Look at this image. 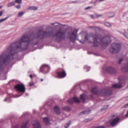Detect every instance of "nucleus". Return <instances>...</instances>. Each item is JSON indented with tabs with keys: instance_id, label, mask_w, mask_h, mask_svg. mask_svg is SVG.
I'll return each mask as SVG.
<instances>
[{
	"instance_id": "30",
	"label": "nucleus",
	"mask_w": 128,
	"mask_h": 128,
	"mask_svg": "<svg viewBox=\"0 0 128 128\" xmlns=\"http://www.w3.org/2000/svg\"><path fill=\"white\" fill-rule=\"evenodd\" d=\"M4 100L5 101H7L8 102H10L11 101L10 98H9L5 99Z\"/></svg>"
},
{
	"instance_id": "42",
	"label": "nucleus",
	"mask_w": 128,
	"mask_h": 128,
	"mask_svg": "<svg viewBox=\"0 0 128 128\" xmlns=\"http://www.w3.org/2000/svg\"><path fill=\"white\" fill-rule=\"evenodd\" d=\"M78 2L79 1H74L72 2L74 3H78Z\"/></svg>"
},
{
	"instance_id": "3",
	"label": "nucleus",
	"mask_w": 128,
	"mask_h": 128,
	"mask_svg": "<svg viewBox=\"0 0 128 128\" xmlns=\"http://www.w3.org/2000/svg\"><path fill=\"white\" fill-rule=\"evenodd\" d=\"M122 87V85L120 84H113L112 88H109L108 90L105 89L101 90L98 92V96H109L112 93V88H120Z\"/></svg>"
},
{
	"instance_id": "2",
	"label": "nucleus",
	"mask_w": 128,
	"mask_h": 128,
	"mask_svg": "<svg viewBox=\"0 0 128 128\" xmlns=\"http://www.w3.org/2000/svg\"><path fill=\"white\" fill-rule=\"evenodd\" d=\"M93 46L97 47L100 44V41L102 43L104 46H107L110 44V38L108 36H106L100 38L101 35L100 34H96L93 35Z\"/></svg>"
},
{
	"instance_id": "32",
	"label": "nucleus",
	"mask_w": 128,
	"mask_h": 128,
	"mask_svg": "<svg viewBox=\"0 0 128 128\" xmlns=\"http://www.w3.org/2000/svg\"><path fill=\"white\" fill-rule=\"evenodd\" d=\"M94 16H96V18H99L102 16V15H98L97 14H95Z\"/></svg>"
},
{
	"instance_id": "23",
	"label": "nucleus",
	"mask_w": 128,
	"mask_h": 128,
	"mask_svg": "<svg viewBox=\"0 0 128 128\" xmlns=\"http://www.w3.org/2000/svg\"><path fill=\"white\" fill-rule=\"evenodd\" d=\"M120 78V81L121 82L122 80L124 81L128 78V77H125L124 76H122L121 77L119 78Z\"/></svg>"
},
{
	"instance_id": "19",
	"label": "nucleus",
	"mask_w": 128,
	"mask_h": 128,
	"mask_svg": "<svg viewBox=\"0 0 128 128\" xmlns=\"http://www.w3.org/2000/svg\"><path fill=\"white\" fill-rule=\"evenodd\" d=\"M90 112V110H85L81 112L80 114H89Z\"/></svg>"
},
{
	"instance_id": "36",
	"label": "nucleus",
	"mask_w": 128,
	"mask_h": 128,
	"mask_svg": "<svg viewBox=\"0 0 128 128\" xmlns=\"http://www.w3.org/2000/svg\"><path fill=\"white\" fill-rule=\"evenodd\" d=\"M15 7L18 9H20V4H18L17 6H15Z\"/></svg>"
},
{
	"instance_id": "34",
	"label": "nucleus",
	"mask_w": 128,
	"mask_h": 128,
	"mask_svg": "<svg viewBox=\"0 0 128 128\" xmlns=\"http://www.w3.org/2000/svg\"><path fill=\"white\" fill-rule=\"evenodd\" d=\"M15 2L18 4H20L22 2V0H15Z\"/></svg>"
},
{
	"instance_id": "38",
	"label": "nucleus",
	"mask_w": 128,
	"mask_h": 128,
	"mask_svg": "<svg viewBox=\"0 0 128 128\" xmlns=\"http://www.w3.org/2000/svg\"><path fill=\"white\" fill-rule=\"evenodd\" d=\"M123 59H122H122H120V60H119V62H118V64H121V62H122V61H123Z\"/></svg>"
},
{
	"instance_id": "16",
	"label": "nucleus",
	"mask_w": 128,
	"mask_h": 128,
	"mask_svg": "<svg viewBox=\"0 0 128 128\" xmlns=\"http://www.w3.org/2000/svg\"><path fill=\"white\" fill-rule=\"evenodd\" d=\"M80 98L82 101L83 102H84L86 99L87 98V97L86 96V95L84 94H83L81 95H80Z\"/></svg>"
},
{
	"instance_id": "22",
	"label": "nucleus",
	"mask_w": 128,
	"mask_h": 128,
	"mask_svg": "<svg viewBox=\"0 0 128 128\" xmlns=\"http://www.w3.org/2000/svg\"><path fill=\"white\" fill-rule=\"evenodd\" d=\"M104 25L105 26L108 27H111L112 25L109 22H106L104 23Z\"/></svg>"
},
{
	"instance_id": "10",
	"label": "nucleus",
	"mask_w": 128,
	"mask_h": 128,
	"mask_svg": "<svg viewBox=\"0 0 128 128\" xmlns=\"http://www.w3.org/2000/svg\"><path fill=\"white\" fill-rule=\"evenodd\" d=\"M67 101L71 104H72L74 102H80L79 99L76 97H74L73 98L69 99Z\"/></svg>"
},
{
	"instance_id": "29",
	"label": "nucleus",
	"mask_w": 128,
	"mask_h": 128,
	"mask_svg": "<svg viewBox=\"0 0 128 128\" xmlns=\"http://www.w3.org/2000/svg\"><path fill=\"white\" fill-rule=\"evenodd\" d=\"M84 68L85 69H87V71H88L90 70V68L89 67H88L87 66H84Z\"/></svg>"
},
{
	"instance_id": "8",
	"label": "nucleus",
	"mask_w": 128,
	"mask_h": 128,
	"mask_svg": "<svg viewBox=\"0 0 128 128\" xmlns=\"http://www.w3.org/2000/svg\"><path fill=\"white\" fill-rule=\"evenodd\" d=\"M106 71L111 74H115L116 72V70L112 66H109L106 68Z\"/></svg>"
},
{
	"instance_id": "56",
	"label": "nucleus",
	"mask_w": 128,
	"mask_h": 128,
	"mask_svg": "<svg viewBox=\"0 0 128 128\" xmlns=\"http://www.w3.org/2000/svg\"><path fill=\"white\" fill-rule=\"evenodd\" d=\"M36 112L35 111H33V112L34 113H35Z\"/></svg>"
},
{
	"instance_id": "43",
	"label": "nucleus",
	"mask_w": 128,
	"mask_h": 128,
	"mask_svg": "<svg viewBox=\"0 0 128 128\" xmlns=\"http://www.w3.org/2000/svg\"><path fill=\"white\" fill-rule=\"evenodd\" d=\"M14 128H18V125H16L14 126Z\"/></svg>"
},
{
	"instance_id": "27",
	"label": "nucleus",
	"mask_w": 128,
	"mask_h": 128,
	"mask_svg": "<svg viewBox=\"0 0 128 128\" xmlns=\"http://www.w3.org/2000/svg\"><path fill=\"white\" fill-rule=\"evenodd\" d=\"M8 18L9 16H8L4 18L0 19V23L5 20L6 19H8Z\"/></svg>"
},
{
	"instance_id": "31",
	"label": "nucleus",
	"mask_w": 128,
	"mask_h": 128,
	"mask_svg": "<svg viewBox=\"0 0 128 128\" xmlns=\"http://www.w3.org/2000/svg\"><path fill=\"white\" fill-rule=\"evenodd\" d=\"M77 40L79 41V42L82 44L84 43L86 41L84 40H79L78 39H77Z\"/></svg>"
},
{
	"instance_id": "50",
	"label": "nucleus",
	"mask_w": 128,
	"mask_h": 128,
	"mask_svg": "<svg viewBox=\"0 0 128 128\" xmlns=\"http://www.w3.org/2000/svg\"><path fill=\"white\" fill-rule=\"evenodd\" d=\"M88 54H92V53L90 52H88Z\"/></svg>"
},
{
	"instance_id": "6",
	"label": "nucleus",
	"mask_w": 128,
	"mask_h": 128,
	"mask_svg": "<svg viewBox=\"0 0 128 128\" xmlns=\"http://www.w3.org/2000/svg\"><path fill=\"white\" fill-rule=\"evenodd\" d=\"M78 30L75 29L72 32L71 34H70L68 33L69 36L70 37V39L73 42H74L77 36V33Z\"/></svg>"
},
{
	"instance_id": "24",
	"label": "nucleus",
	"mask_w": 128,
	"mask_h": 128,
	"mask_svg": "<svg viewBox=\"0 0 128 128\" xmlns=\"http://www.w3.org/2000/svg\"><path fill=\"white\" fill-rule=\"evenodd\" d=\"M28 10H36L37 9V8L35 6H31L28 8Z\"/></svg>"
},
{
	"instance_id": "11",
	"label": "nucleus",
	"mask_w": 128,
	"mask_h": 128,
	"mask_svg": "<svg viewBox=\"0 0 128 128\" xmlns=\"http://www.w3.org/2000/svg\"><path fill=\"white\" fill-rule=\"evenodd\" d=\"M56 73L59 77L63 78L66 76V73L64 71L62 72H58Z\"/></svg>"
},
{
	"instance_id": "17",
	"label": "nucleus",
	"mask_w": 128,
	"mask_h": 128,
	"mask_svg": "<svg viewBox=\"0 0 128 128\" xmlns=\"http://www.w3.org/2000/svg\"><path fill=\"white\" fill-rule=\"evenodd\" d=\"M43 119V122L44 123L47 124H49L50 122L48 118L45 117Z\"/></svg>"
},
{
	"instance_id": "9",
	"label": "nucleus",
	"mask_w": 128,
	"mask_h": 128,
	"mask_svg": "<svg viewBox=\"0 0 128 128\" xmlns=\"http://www.w3.org/2000/svg\"><path fill=\"white\" fill-rule=\"evenodd\" d=\"M120 119V118L118 117H116L113 119L110 122L111 126H114L116 125L119 122Z\"/></svg>"
},
{
	"instance_id": "28",
	"label": "nucleus",
	"mask_w": 128,
	"mask_h": 128,
	"mask_svg": "<svg viewBox=\"0 0 128 128\" xmlns=\"http://www.w3.org/2000/svg\"><path fill=\"white\" fill-rule=\"evenodd\" d=\"M24 14V13L22 12H20L18 13V17H19L20 16H22Z\"/></svg>"
},
{
	"instance_id": "25",
	"label": "nucleus",
	"mask_w": 128,
	"mask_h": 128,
	"mask_svg": "<svg viewBox=\"0 0 128 128\" xmlns=\"http://www.w3.org/2000/svg\"><path fill=\"white\" fill-rule=\"evenodd\" d=\"M71 121H70L69 122L66 123L65 125V128H68V127L71 124Z\"/></svg>"
},
{
	"instance_id": "46",
	"label": "nucleus",
	"mask_w": 128,
	"mask_h": 128,
	"mask_svg": "<svg viewBox=\"0 0 128 128\" xmlns=\"http://www.w3.org/2000/svg\"><path fill=\"white\" fill-rule=\"evenodd\" d=\"M57 23H52L51 24H52V25H54L55 26H58V25H55V24H57Z\"/></svg>"
},
{
	"instance_id": "45",
	"label": "nucleus",
	"mask_w": 128,
	"mask_h": 128,
	"mask_svg": "<svg viewBox=\"0 0 128 128\" xmlns=\"http://www.w3.org/2000/svg\"><path fill=\"white\" fill-rule=\"evenodd\" d=\"M3 13L2 11L0 12V16H1L2 14Z\"/></svg>"
},
{
	"instance_id": "54",
	"label": "nucleus",
	"mask_w": 128,
	"mask_h": 128,
	"mask_svg": "<svg viewBox=\"0 0 128 128\" xmlns=\"http://www.w3.org/2000/svg\"><path fill=\"white\" fill-rule=\"evenodd\" d=\"M89 42L90 43H92V41H89Z\"/></svg>"
},
{
	"instance_id": "35",
	"label": "nucleus",
	"mask_w": 128,
	"mask_h": 128,
	"mask_svg": "<svg viewBox=\"0 0 128 128\" xmlns=\"http://www.w3.org/2000/svg\"><path fill=\"white\" fill-rule=\"evenodd\" d=\"M95 14L93 15H91L90 16V17L91 18L94 19L96 18V16H94Z\"/></svg>"
},
{
	"instance_id": "44",
	"label": "nucleus",
	"mask_w": 128,
	"mask_h": 128,
	"mask_svg": "<svg viewBox=\"0 0 128 128\" xmlns=\"http://www.w3.org/2000/svg\"><path fill=\"white\" fill-rule=\"evenodd\" d=\"M29 86H32L33 85V83H29Z\"/></svg>"
},
{
	"instance_id": "12",
	"label": "nucleus",
	"mask_w": 128,
	"mask_h": 128,
	"mask_svg": "<svg viewBox=\"0 0 128 128\" xmlns=\"http://www.w3.org/2000/svg\"><path fill=\"white\" fill-rule=\"evenodd\" d=\"M33 128H41V126L39 121H36V122L33 124Z\"/></svg>"
},
{
	"instance_id": "47",
	"label": "nucleus",
	"mask_w": 128,
	"mask_h": 128,
	"mask_svg": "<svg viewBox=\"0 0 128 128\" xmlns=\"http://www.w3.org/2000/svg\"><path fill=\"white\" fill-rule=\"evenodd\" d=\"M125 116L126 117H127L128 116V112H127V114H126V115Z\"/></svg>"
},
{
	"instance_id": "57",
	"label": "nucleus",
	"mask_w": 128,
	"mask_h": 128,
	"mask_svg": "<svg viewBox=\"0 0 128 128\" xmlns=\"http://www.w3.org/2000/svg\"><path fill=\"white\" fill-rule=\"evenodd\" d=\"M2 8V6H0V8Z\"/></svg>"
},
{
	"instance_id": "14",
	"label": "nucleus",
	"mask_w": 128,
	"mask_h": 128,
	"mask_svg": "<svg viewBox=\"0 0 128 128\" xmlns=\"http://www.w3.org/2000/svg\"><path fill=\"white\" fill-rule=\"evenodd\" d=\"M93 94L96 95H98V88L96 87L93 88L91 90Z\"/></svg>"
},
{
	"instance_id": "39",
	"label": "nucleus",
	"mask_w": 128,
	"mask_h": 128,
	"mask_svg": "<svg viewBox=\"0 0 128 128\" xmlns=\"http://www.w3.org/2000/svg\"><path fill=\"white\" fill-rule=\"evenodd\" d=\"M112 15L111 16H109V18L113 17L115 16V14L114 13H112Z\"/></svg>"
},
{
	"instance_id": "26",
	"label": "nucleus",
	"mask_w": 128,
	"mask_h": 128,
	"mask_svg": "<svg viewBox=\"0 0 128 128\" xmlns=\"http://www.w3.org/2000/svg\"><path fill=\"white\" fill-rule=\"evenodd\" d=\"M120 33L121 34H123L125 37L128 39V33L126 32L125 33H123L122 32Z\"/></svg>"
},
{
	"instance_id": "7",
	"label": "nucleus",
	"mask_w": 128,
	"mask_h": 128,
	"mask_svg": "<svg viewBox=\"0 0 128 128\" xmlns=\"http://www.w3.org/2000/svg\"><path fill=\"white\" fill-rule=\"evenodd\" d=\"M50 70V67L47 65L44 64L40 68V72L42 73L46 74Z\"/></svg>"
},
{
	"instance_id": "15",
	"label": "nucleus",
	"mask_w": 128,
	"mask_h": 128,
	"mask_svg": "<svg viewBox=\"0 0 128 128\" xmlns=\"http://www.w3.org/2000/svg\"><path fill=\"white\" fill-rule=\"evenodd\" d=\"M54 110L56 113L58 115L60 114V112L59 108L57 106H55L54 108Z\"/></svg>"
},
{
	"instance_id": "55",
	"label": "nucleus",
	"mask_w": 128,
	"mask_h": 128,
	"mask_svg": "<svg viewBox=\"0 0 128 128\" xmlns=\"http://www.w3.org/2000/svg\"><path fill=\"white\" fill-rule=\"evenodd\" d=\"M114 116H115V115H112V118H113V117H114Z\"/></svg>"
},
{
	"instance_id": "37",
	"label": "nucleus",
	"mask_w": 128,
	"mask_h": 128,
	"mask_svg": "<svg viewBox=\"0 0 128 128\" xmlns=\"http://www.w3.org/2000/svg\"><path fill=\"white\" fill-rule=\"evenodd\" d=\"M92 8V6H88V7H87L86 8H85V10H89V9H90Z\"/></svg>"
},
{
	"instance_id": "4",
	"label": "nucleus",
	"mask_w": 128,
	"mask_h": 128,
	"mask_svg": "<svg viewBox=\"0 0 128 128\" xmlns=\"http://www.w3.org/2000/svg\"><path fill=\"white\" fill-rule=\"evenodd\" d=\"M121 46L118 43H112L110 48L109 51L112 54L118 53L120 50Z\"/></svg>"
},
{
	"instance_id": "41",
	"label": "nucleus",
	"mask_w": 128,
	"mask_h": 128,
	"mask_svg": "<svg viewBox=\"0 0 128 128\" xmlns=\"http://www.w3.org/2000/svg\"><path fill=\"white\" fill-rule=\"evenodd\" d=\"M128 107V103L126 104L125 105H124V108H126Z\"/></svg>"
},
{
	"instance_id": "5",
	"label": "nucleus",
	"mask_w": 128,
	"mask_h": 128,
	"mask_svg": "<svg viewBox=\"0 0 128 128\" xmlns=\"http://www.w3.org/2000/svg\"><path fill=\"white\" fill-rule=\"evenodd\" d=\"M15 89L18 92L22 94L20 95H16L15 96V98L18 97L23 95L25 91V88L23 84H17L14 86Z\"/></svg>"
},
{
	"instance_id": "13",
	"label": "nucleus",
	"mask_w": 128,
	"mask_h": 128,
	"mask_svg": "<svg viewBox=\"0 0 128 128\" xmlns=\"http://www.w3.org/2000/svg\"><path fill=\"white\" fill-rule=\"evenodd\" d=\"M122 70L124 72H128V63L122 68Z\"/></svg>"
},
{
	"instance_id": "49",
	"label": "nucleus",
	"mask_w": 128,
	"mask_h": 128,
	"mask_svg": "<svg viewBox=\"0 0 128 128\" xmlns=\"http://www.w3.org/2000/svg\"><path fill=\"white\" fill-rule=\"evenodd\" d=\"M32 74H30V77L31 78H32Z\"/></svg>"
},
{
	"instance_id": "48",
	"label": "nucleus",
	"mask_w": 128,
	"mask_h": 128,
	"mask_svg": "<svg viewBox=\"0 0 128 128\" xmlns=\"http://www.w3.org/2000/svg\"><path fill=\"white\" fill-rule=\"evenodd\" d=\"M99 0H96L95 3L96 2H99Z\"/></svg>"
},
{
	"instance_id": "18",
	"label": "nucleus",
	"mask_w": 128,
	"mask_h": 128,
	"mask_svg": "<svg viewBox=\"0 0 128 128\" xmlns=\"http://www.w3.org/2000/svg\"><path fill=\"white\" fill-rule=\"evenodd\" d=\"M28 121H27L24 123L22 125L21 128H28L27 125L28 124Z\"/></svg>"
},
{
	"instance_id": "53",
	"label": "nucleus",
	"mask_w": 128,
	"mask_h": 128,
	"mask_svg": "<svg viewBox=\"0 0 128 128\" xmlns=\"http://www.w3.org/2000/svg\"><path fill=\"white\" fill-rule=\"evenodd\" d=\"M107 109V108H106V109H104V108H103L102 109V110H106V109Z\"/></svg>"
},
{
	"instance_id": "1",
	"label": "nucleus",
	"mask_w": 128,
	"mask_h": 128,
	"mask_svg": "<svg viewBox=\"0 0 128 128\" xmlns=\"http://www.w3.org/2000/svg\"><path fill=\"white\" fill-rule=\"evenodd\" d=\"M44 39V30L41 29L37 33H32L30 38L24 35L20 40L11 44L0 55V71L2 70L3 65L8 64L10 60L16 58L18 52L26 50L29 43L34 46L39 43L40 40Z\"/></svg>"
},
{
	"instance_id": "51",
	"label": "nucleus",
	"mask_w": 128,
	"mask_h": 128,
	"mask_svg": "<svg viewBox=\"0 0 128 128\" xmlns=\"http://www.w3.org/2000/svg\"><path fill=\"white\" fill-rule=\"evenodd\" d=\"M43 79H42H42H40V81H42H42H43Z\"/></svg>"
},
{
	"instance_id": "20",
	"label": "nucleus",
	"mask_w": 128,
	"mask_h": 128,
	"mask_svg": "<svg viewBox=\"0 0 128 128\" xmlns=\"http://www.w3.org/2000/svg\"><path fill=\"white\" fill-rule=\"evenodd\" d=\"M15 4V3L14 2H12L7 4V6L8 7H9L13 6Z\"/></svg>"
},
{
	"instance_id": "52",
	"label": "nucleus",
	"mask_w": 128,
	"mask_h": 128,
	"mask_svg": "<svg viewBox=\"0 0 128 128\" xmlns=\"http://www.w3.org/2000/svg\"><path fill=\"white\" fill-rule=\"evenodd\" d=\"M90 96L91 98H93V96L92 95H90Z\"/></svg>"
},
{
	"instance_id": "33",
	"label": "nucleus",
	"mask_w": 128,
	"mask_h": 128,
	"mask_svg": "<svg viewBox=\"0 0 128 128\" xmlns=\"http://www.w3.org/2000/svg\"><path fill=\"white\" fill-rule=\"evenodd\" d=\"M92 120V119H90V118L86 119L84 120V122H88L89 121L91 120Z\"/></svg>"
},
{
	"instance_id": "40",
	"label": "nucleus",
	"mask_w": 128,
	"mask_h": 128,
	"mask_svg": "<svg viewBox=\"0 0 128 128\" xmlns=\"http://www.w3.org/2000/svg\"><path fill=\"white\" fill-rule=\"evenodd\" d=\"M84 38L86 40H88V37L87 35H86L84 37Z\"/></svg>"
},
{
	"instance_id": "21",
	"label": "nucleus",
	"mask_w": 128,
	"mask_h": 128,
	"mask_svg": "<svg viewBox=\"0 0 128 128\" xmlns=\"http://www.w3.org/2000/svg\"><path fill=\"white\" fill-rule=\"evenodd\" d=\"M63 109L67 111H70L71 110V108L68 106H66L63 108Z\"/></svg>"
}]
</instances>
